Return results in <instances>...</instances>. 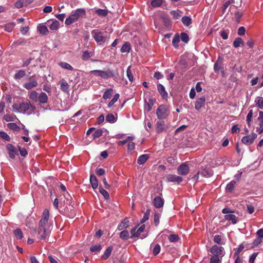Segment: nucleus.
I'll use <instances>...</instances> for the list:
<instances>
[{
    "instance_id": "nucleus-1",
    "label": "nucleus",
    "mask_w": 263,
    "mask_h": 263,
    "mask_svg": "<svg viewBox=\"0 0 263 263\" xmlns=\"http://www.w3.org/2000/svg\"><path fill=\"white\" fill-rule=\"evenodd\" d=\"M12 108L15 112L26 114L28 115H31L36 110L35 106L31 104L29 101L22 102L18 105L14 104L12 105Z\"/></svg>"
},
{
    "instance_id": "nucleus-2",
    "label": "nucleus",
    "mask_w": 263,
    "mask_h": 263,
    "mask_svg": "<svg viewBox=\"0 0 263 263\" xmlns=\"http://www.w3.org/2000/svg\"><path fill=\"white\" fill-rule=\"evenodd\" d=\"M211 253L210 263H221L222 257L225 255L224 248L219 245H213L210 249Z\"/></svg>"
},
{
    "instance_id": "nucleus-3",
    "label": "nucleus",
    "mask_w": 263,
    "mask_h": 263,
    "mask_svg": "<svg viewBox=\"0 0 263 263\" xmlns=\"http://www.w3.org/2000/svg\"><path fill=\"white\" fill-rule=\"evenodd\" d=\"M86 14V11L83 8L77 9L72 12L71 15L67 17L65 22L67 25H69L77 21L81 17H83Z\"/></svg>"
},
{
    "instance_id": "nucleus-4",
    "label": "nucleus",
    "mask_w": 263,
    "mask_h": 263,
    "mask_svg": "<svg viewBox=\"0 0 263 263\" xmlns=\"http://www.w3.org/2000/svg\"><path fill=\"white\" fill-rule=\"evenodd\" d=\"M90 73L93 74L95 76L101 77L104 80H108L111 77H116L115 72L113 70L107 69V70H93Z\"/></svg>"
},
{
    "instance_id": "nucleus-5",
    "label": "nucleus",
    "mask_w": 263,
    "mask_h": 263,
    "mask_svg": "<svg viewBox=\"0 0 263 263\" xmlns=\"http://www.w3.org/2000/svg\"><path fill=\"white\" fill-rule=\"evenodd\" d=\"M49 218V211L47 209H45L42 213V218L39 221L38 229L47 228Z\"/></svg>"
},
{
    "instance_id": "nucleus-6",
    "label": "nucleus",
    "mask_w": 263,
    "mask_h": 263,
    "mask_svg": "<svg viewBox=\"0 0 263 263\" xmlns=\"http://www.w3.org/2000/svg\"><path fill=\"white\" fill-rule=\"evenodd\" d=\"M156 114L159 119H165L168 116L167 107L164 105H161L156 110Z\"/></svg>"
},
{
    "instance_id": "nucleus-7",
    "label": "nucleus",
    "mask_w": 263,
    "mask_h": 263,
    "mask_svg": "<svg viewBox=\"0 0 263 263\" xmlns=\"http://www.w3.org/2000/svg\"><path fill=\"white\" fill-rule=\"evenodd\" d=\"M177 174L180 175L185 176L190 171V168L187 162L181 164L177 168Z\"/></svg>"
},
{
    "instance_id": "nucleus-8",
    "label": "nucleus",
    "mask_w": 263,
    "mask_h": 263,
    "mask_svg": "<svg viewBox=\"0 0 263 263\" xmlns=\"http://www.w3.org/2000/svg\"><path fill=\"white\" fill-rule=\"evenodd\" d=\"M6 150L11 159H14L16 156H18L17 149L12 144H8L6 146Z\"/></svg>"
},
{
    "instance_id": "nucleus-9",
    "label": "nucleus",
    "mask_w": 263,
    "mask_h": 263,
    "mask_svg": "<svg viewBox=\"0 0 263 263\" xmlns=\"http://www.w3.org/2000/svg\"><path fill=\"white\" fill-rule=\"evenodd\" d=\"M91 34L97 43L104 42L105 37L103 36V33L99 31L98 30H93L91 31Z\"/></svg>"
},
{
    "instance_id": "nucleus-10",
    "label": "nucleus",
    "mask_w": 263,
    "mask_h": 263,
    "mask_svg": "<svg viewBox=\"0 0 263 263\" xmlns=\"http://www.w3.org/2000/svg\"><path fill=\"white\" fill-rule=\"evenodd\" d=\"M38 238L40 240H46L49 237L50 231L48 228L38 229Z\"/></svg>"
},
{
    "instance_id": "nucleus-11",
    "label": "nucleus",
    "mask_w": 263,
    "mask_h": 263,
    "mask_svg": "<svg viewBox=\"0 0 263 263\" xmlns=\"http://www.w3.org/2000/svg\"><path fill=\"white\" fill-rule=\"evenodd\" d=\"M145 228V224H142L137 230L136 228H133L130 231V238H135L139 237L141 233L144 231Z\"/></svg>"
},
{
    "instance_id": "nucleus-12",
    "label": "nucleus",
    "mask_w": 263,
    "mask_h": 263,
    "mask_svg": "<svg viewBox=\"0 0 263 263\" xmlns=\"http://www.w3.org/2000/svg\"><path fill=\"white\" fill-rule=\"evenodd\" d=\"M257 135L256 134L252 133L250 135L242 137L241 142L246 145H251L254 142V140L257 138Z\"/></svg>"
},
{
    "instance_id": "nucleus-13",
    "label": "nucleus",
    "mask_w": 263,
    "mask_h": 263,
    "mask_svg": "<svg viewBox=\"0 0 263 263\" xmlns=\"http://www.w3.org/2000/svg\"><path fill=\"white\" fill-rule=\"evenodd\" d=\"M166 179L168 182H177L178 184L180 183L183 180L182 177L173 174L168 175L166 176Z\"/></svg>"
},
{
    "instance_id": "nucleus-14",
    "label": "nucleus",
    "mask_w": 263,
    "mask_h": 263,
    "mask_svg": "<svg viewBox=\"0 0 263 263\" xmlns=\"http://www.w3.org/2000/svg\"><path fill=\"white\" fill-rule=\"evenodd\" d=\"M167 127L165 125L164 121H159L156 123V130L157 133H161L164 131H166Z\"/></svg>"
},
{
    "instance_id": "nucleus-15",
    "label": "nucleus",
    "mask_w": 263,
    "mask_h": 263,
    "mask_svg": "<svg viewBox=\"0 0 263 263\" xmlns=\"http://www.w3.org/2000/svg\"><path fill=\"white\" fill-rule=\"evenodd\" d=\"M153 204L155 208H161L164 205V200L159 196H157L153 200Z\"/></svg>"
},
{
    "instance_id": "nucleus-16",
    "label": "nucleus",
    "mask_w": 263,
    "mask_h": 263,
    "mask_svg": "<svg viewBox=\"0 0 263 263\" xmlns=\"http://www.w3.org/2000/svg\"><path fill=\"white\" fill-rule=\"evenodd\" d=\"M157 90L163 99L166 100L167 99L168 94L163 85L158 84L157 85Z\"/></svg>"
},
{
    "instance_id": "nucleus-17",
    "label": "nucleus",
    "mask_w": 263,
    "mask_h": 263,
    "mask_svg": "<svg viewBox=\"0 0 263 263\" xmlns=\"http://www.w3.org/2000/svg\"><path fill=\"white\" fill-rule=\"evenodd\" d=\"M205 103V98L202 97L196 100L195 103V109L199 110L202 107L204 106Z\"/></svg>"
},
{
    "instance_id": "nucleus-18",
    "label": "nucleus",
    "mask_w": 263,
    "mask_h": 263,
    "mask_svg": "<svg viewBox=\"0 0 263 263\" xmlns=\"http://www.w3.org/2000/svg\"><path fill=\"white\" fill-rule=\"evenodd\" d=\"M222 65V61L219 58L214 64V69L215 72H218L220 70H222L221 72L222 74L224 75V72Z\"/></svg>"
},
{
    "instance_id": "nucleus-19",
    "label": "nucleus",
    "mask_w": 263,
    "mask_h": 263,
    "mask_svg": "<svg viewBox=\"0 0 263 263\" xmlns=\"http://www.w3.org/2000/svg\"><path fill=\"white\" fill-rule=\"evenodd\" d=\"M38 83L36 80L33 79L23 84V87L27 90L31 89L37 86Z\"/></svg>"
},
{
    "instance_id": "nucleus-20",
    "label": "nucleus",
    "mask_w": 263,
    "mask_h": 263,
    "mask_svg": "<svg viewBox=\"0 0 263 263\" xmlns=\"http://www.w3.org/2000/svg\"><path fill=\"white\" fill-rule=\"evenodd\" d=\"M60 89L64 92H68L69 88V85L64 79H62L60 81Z\"/></svg>"
},
{
    "instance_id": "nucleus-21",
    "label": "nucleus",
    "mask_w": 263,
    "mask_h": 263,
    "mask_svg": "<svg viewBox=\"0 0 263 263\" xmlns=\"http://www.w3.org/2000/svg\"><path fill=\"white\" fill-rule=\"evenodd\" d=\"M48 100V98L46 93L42 92L39 95L37 101L41 104H45L47 103Z\"/></svg>"
},
{
    "instance_id": "nucleus-22",
    "label": "nucleus",
    "mask_w": 263,
    "mask_h": 263,
    "mask_svg": "<svg viewBox=\"0 0 263 263\" xmlns=\"http://www.w3.org/2000/svg\"><path fill=\"white\" fill-rule=\"evenodd\" d=\"M224 219L228 221H231L233 224L237 222V217L234 214H229L224 216Z\"/></svg>"
},
{
    "instance_id": "nucleus-23",
    "label": "nucleus",
    "mask_w": 263,
    "mask_h": 263,
    "mask_svg": "<svg viewBox=\"0 0 263 263\" xmlns=\"http://www.w3.org/2000/svg\"><path fill=\"white\" fill-rule=\"evenodd\" d=\"M129 226V220L128 218H125L119 224L117 229L121 231L125 228H127Z\"/></svg>"
},
{
    "instance_id": "nucleus-24",
    "label": "nucleus",
    "mask_w": 263,
    "mask_h": 263,
    "mask_svg": "<svg viewBox=\"0 0 263 263\" xmlns=\"http://www.w3.org/2000/svg\"><path fill=\"white\" fill-rule=\"evenodd\" d=\"M90 182L91 183V186L93 189H96L98 186V179H97L96 176L92 174L90 176Z\"/></svg>"
},
{
    "instance_id": "nucleus-25",
    "label": "nucleus",
    "mask_w": 263,
    "mask_h": 263,
    "mask_svg": "<svg viewBox=\"0 0 263 263\" xmlns=\"http://www.w3.org/2000/svg\"><path fill=\"white\" fill-rule=\"evenodd\" d=\"M149 156L147 154L141 155L138 158L137 163L139 165H142L146 162Z\"/></svg>"
},
{
    "instance_id": "nucleus-26",
    "label": "nucleus",
    "mask_w": 263,
    "mask_h": 263,
    "mask_svg": "<svg viewBox=\"0 0 263 263\" xmlns=\"http://www.w3.org/2000/svg\"><path fill=\"white\" fill-rule=\"evenodd\" d=\"M112 249L113 248L111 246L108 247L104 252V254L102 255L101 257V259L106 260L108 259L111 253Z\"/></svg>"
},
{
    "instance_id": "nucleus-27",
    "label": "nucleus",
    "mask_w": 263,
    "mask_h": 263,
    "mask_svg": "<svg viewBox=\"0 0 263 263\" xmlns=\"http://www.w3.org/2000/svg\"><path fill=\"white\" fill-rule=\"evenodd\" d=\"M201 175L204 177L209 178L213 176V171L211 168H205L201 172Z\"/></svg>"
},
{
    "instance_id": "nucleus-28",
    "label": "nucleus",
    "mask_w": 263,
    "mask_h": 263,
    "mask_svg": "<svg viewBox=\"0 0 263 263\" xmlns=\"http://www.w3.org/2000/svg\"><path fill=\"white\" fill-rule=\"evenodd\" d=\"M170 14L173 16L174 20H178L181 16L182 12L177 9L176 10H172L170 12Z\"/></svg>"
},
{
    "instance_id": "nucleus-29",
    "label": "nucleus",
    "mask_w": 263,
    "mask_h": 263,
    "mask_svg": "<svg viewBox=\"0 0 263 263\" xmlns=\"http://www.w3.org/2000/svg\"><path fill=\"white\" fill-rule=\"evenodd\" d=\"M28 96H29V99L31 101L34 102H37L39 95H38V93L36 91L33 90V91H31L30 92V93L29 94Z\"/></svg>"
},
{
    "instance_id": "nucleus-30",
    "label": "nucleus",
    "mask_w": 263,
    "mask_h": 263,
    "mask_svg": "<svg viewBox=\"0 0 263 263\" xmlns=\"http://www.w3.org/2000/svg\"><path fill=\"white\" fill-rule=\"evenodd\" d=\"M131 50V46L129 43L125 42L122 45L121 48V52L122 53L129 52Z\"/></svg>"
},
{
    "instance_id": "nucleus-31",
    "label": "nucleus",
    "mask_w": 263,
    "mask_h": 263,
    "mask_svg": "<svg viewBox=\"0 0 263 263\" xmlns=\"http://www.w3.org/2000/svg\"><path fill=\"white\" fill-rule=\"evenodd\" d=\"M245 42L241 37H238L236 38L233 42V45L235 48H238L240 45L242 46L244 45Z\"/></svg>"
},
{
    "instance_id": "nucleus-32",
    "label": "nucleus",
    "mask_w": 263,
    "mask_h": 263,
    "mask_svg": "<svg viewBox=\"0 0 263 263\" xmlns=\"http://www.w3.org/2000/svg\"><path fill=\"white\" fill-rule=\"evenodd\" d=\"M181 21L183 24L186 27H189L192 23L191 17L186 16H183L181 18Z\"/></svg>"
},
{
    "instance_id": "nucleus-33",
    "label": "nucleus",
    "mask_w": 263,
    "mask_h": 263,
    "mask_svg": "<svg viewBox=\"0 0 263 263\" xmlns=\"http://www.w3.org/2000/svg\"><path fill=\"white\" fill-rule=\"evenodd\" d=\"M26 75V72L24 70H20L18 71H16L15 74H14L13 78L15 80H18L24 77H25Z\"/></svg>"
},
{
    "instance_id": "nucleus-34",
    "label": "nucleus",
    "mask_w": 263,
    "mask_h": 263,
    "mask_svg": "<svg viewBox=\"0 0 263 263\" xmlns=\"http://www.w3.org/2000/svg\"><path fill=\"white\" fill-rule=\"evenodd\" d=\"M113 95V89L112 88H108L105 89V92L103 95L104 99H107L110 98Z\"/></svg>"
},
{
    "instance_id": "nucleus-35",
    "label": "nucleus",
    "mask_w": 263,
    "mask_h": 263,
    "mask_svg": "<svg viewBox=\"0 0 263 263\" xmlns=\"http://www.w3.org/2000/svg\"><path fill=\"white\" fill-rule=\"evenodd\" d=\"M236 183V182L235 181L233 180L228 183L226 188V191L232 193L235 188Z\"/></svg>"
},
{
    "instance_id": "nucleus-36",
    "label": "nucleus",
    "mask_w": 263,
    "mask_h": 263,
    "mask_svg": "<svg viewBox=\"0 0 263 263\" xmlns=\"http://www.w3.org/2000/svg\"><path fill=\"white\" fill-rule=\"evenodd\" d=\"M117 119V117L112 114H108L106 116V121L111 123H115Z\"/></svg>"
},
{
    "instance_id": "nucleus-37",
    "label": "nucleus",
    "mask_w": 263,
    "mask_h": 263,
    "mask_svg": "<svg viewBox=\"0 0 263 263\" xmlns=\"http://www.w3.org/2000/svg\"><path fill=\"white\" fill-rule=\"evenodd\" d=\"M7 127L14 132H19L20 130V127L15 123L7 124Z\"/></svg>"
},
{
    "instance_id": "nucleus-38",
    "label": "nucleus",
    "mask_w": 263,
    "mask_h": 263,
    "mask_svg": "<svg viewBox=\"0 0 263 263\" xmlns=\"http://www.w3.org/2000/svg\"><path fill=\"white\" fill-rule=\"evenodd\" d=\"M119 237L121 239L124 240H127L129 237V235L128 231L123 230L121 231L119 234Z\"/></svg>"
},
{
    "instance_id": "nucleus-39",
    "label": "nucleus",
    "mask_w": 263,
    "mask_h": 263,
    "mask_svg": "<svg viewBox=\"0 0 263 263\" xmlns=\"http://www.w3.org/2000/svg\"><path fill=\"white\" fill-rule=\"evenodd\" d=\"M180 42V37L178 34H175L172 40V45L175 48L179 47V43Z\"/></svg>"
},
{
    "instance_id": "nucleus-40",
    "label": "nucleus",
    "mask_w": 263,
    "mask_h": 263,
    "mask_svg": "<svg viewBox=\"0 0 263 263\" xmlns=\"http://www.w3.org/2000/svg\"><path fill=\"white\" fill-rule=\"evenodd\" d=\"M37 29L40 34L43 35H46L48 32V29L46 26L42 25L40 26L37 27Z\"/></svg>"
},
{
    "instance_id": "nucleus-41",
    "label": "nucleus",
    "mask_w": 263,
    "mask_h": 263,
    "mask_svg": "<svg viewBox=\"0 0 263 263\" xmlns=\"http://www.w3.org/2000/svg\"><path fill=\"white\" fill-rule=\"evenodd\" d=\"M59 65L62 68L69 70H72L73 69L72 66L66 62H61L59 63Z\"/></svg>"
},
{
    "instance_id": "nucleus-42",
    "label": "nucleus",
    "mask_w": 263,
    "mask_h": 263,
    "mask_svg": "<svg viewBox=\"0 0 263 263\" xmlns=\"http://www.w3.org/2000/svg\"><path fill=\"white\" fill-rule=\"evenodd\" d=\"M15 24L13 23H9L4 25V29L5 31L10 32L12 31L15 27Z\"/></svg>"
},
{
    "instance_id": "nucleus-43",
    "label": "nucleus",
    "mask_w": 263,
    "mask_h": 263,
    "mask_svg": "<svg viewBox=\"0 0 263 263\" xmlns=\"http://www.w3.org/2000/svg\"><path fill=\"white\" fill-rule=\"evenodd\" d=\"M119 98V94L116 93L114 95L113 98L110 101V102L108 104V107L110 108L113 106V105L117 101L118 99Z\"/></svg>"
},
{
    "instance_id": "nucleus-44",
    "label": "nucleus",
    "mask_w": 263,
    "mask_h": 263,
    "mask_svg": "<svg viewBox=\"0 0 263 263\" xmlns=\"http://www.w3.org/2000/svg\"><path fill=\"white\" fill-rule=\"evenodd\" d=\"M60 26V23L57 20H54L49 26V28L51 30H57Z\"/></svg>"
},
{
    "instance_id": "nucleus-45",
    "label": "nucleus",
    "mask_w": 263,
    "mask_h": 263,
    "mask_svg": "<svg viewBox=\"0 0 263 263\" xmlns=\"http://www.w3.org/2000/svg\"><path fill=\"white\" fill-rule=\"evenodd\" d=\"M92 56L91 53L86 50L83 52L82 59L84 61H87Z\"/></svg>"
},
{
    "instance_id": "nucleus-46",
    "label": "nucleus",
    "mask_w": 263,
    "mask_h": 263,
    "mask_svg": "<svg viewBox=\"0 0 263 263\" xmlns=\"http://www.w3.org/2000/svg\"><path fill=\"white\" fill-rule=\"evenodd\" d=\"M96 13L99 16H106L108 14V11L105 9H98L96 10Z\"/></svg>"
},
{
    "instance_id": "nucleus-47",
    "label": "nucleus",
    "mask_w": 263,
    "mask_h": 263,
    "mask_svg": "<svg viewBox=\"0 0 263 263\" xmlns=\"http://www.w3.org/2000/svg\"><path fill=\"white\" fill-rule=\"evenodd\" d=\"M14 235L17 239H21L23 236L21 230L18 228L14 231Z\"/></svg>"
},
{
    "instance_id": "nucleus-48",
    "label": "nucleus",
    "mask_w": 263,
    "mask_h": 263,
    "mask_svg": "<svg viewBox=\"0 0 263 263\" xmlns=\"http://www.w3.org/2000/svg\"><path fill=\"white\" fill-rule=\"evenodd\" d=\"M0 138L7 141H9L10 140L9 136L3 131H0Z\"/></svg>"
},
{
    "instance_id": "nucleus-49",
    "label": "nucleus",
    "mask_w": 263,
    "mask_h": 263,
    "mask_svg": "<svg viewBox=\"0 0 263 263\" xmlns=\"http://www.w3.org/2000/svg\"><path fill=\"white\" fill-rule=\"evenodd\" d=\"M103 134V130L101 129H97L92 134L93 139H96L100 137Z\"/></svg>"
},
{
    "instance_id": "nucleus-50",
    "label": "nucleus",
    "mask_w": 263,
    "mask_h": 263,
    "mask_svg": "<svg viewBox=\"0 0 263 263\" xmlns=\"http://www.w3.org/2000/svg\"><path fill=\"white\" fill-rule=\"evenodd\" d=\"M255 102L256 104L260 108H263V98L260 97H258L256 98Z\"/></svg>"
},
{
    "instance_id": "nucleus-51",
    "label": "nucleus",
    "mask_w": 263,
    "mask_h": 263,
    "mask_svg": "<svg viewBox=\"0 0 263 263\" xmlns=\"http://www.w3.org/2000/svg\"><path fill=\"white\" fill-rule=\"evenodd\" d=\"M168 240L171 242H176L179 239V237L177 235L171 234L168 237Z\"/></svg>"
},
{
    "instance_id": "nucleus-52",
    "label": "nucleus",
    "mask_w": 263,
    "mask_h": 263,
    "mask_svg": "<svg viewBox=\"0 0 263 263\" xmlns=\"http://www.w3.org/2000/svg\"><path fill=\"white\" fill-rule=\"evenodd\" d=\"M181 41L185 43H187L189 41V37L188 35L185 32H181L180 36H179Z\"/></svg>"
},
{
    "instance_id": "nucleus-53",
    "label": "nucleus",
    "mask_w": 263,
    "mask_h": 263,
    "mask_svg": "<svg viewBox=\"0 0 263 263\" xmlns=\"http://www.w3.org/2000/svg\"><path fill=\"white\" fill-rule=\"evenodd\" d=\"M162 4V0H153L151 2V6L154 8L160 7L161 6Z\"/></svg>"
},
{
    "instance_id": "nucleus-54",
    "label": "nucleus",
    "mask_w": 263,
    "mask_h": 263,
    "mask_svg": "<svg viewBox=\"0 0 263 263\" xmlns=\"http://www.w3.org/2000/svg\"><path fill=\"white\" fill-rule=\"evenodd\" d=\"M102 249V246L100 244H98L97 245L93 246L90 248V251L91 252H99Z\"/></svg>"
},
{
    "instance_id": "nucleus-55",
    "label": "nucleus",
    "mask_w": 263,
    "mask_h": 263,
    "mask_svg": "<svg viewBox=\"0 0 263 263\" xmlns=\"http://www.w3.org/2000/svg\"><path fill=\"white\" fill-rule=\"evenodd\" d=\"M126 75L128 79V80L132 82L134 80V77L133 75V73L132 72V70L130 69V67L129 66L126 70Z\"/></svg>"
},
{
    "instance_id": "nucleus-56",
    "label": "nucleus",
    "mask_w": 263,
    "mask_h": 263,
    "mask_svg": "<svg viewBox=\"0 0 263 263\" xmlns=\"http://www.w3.org/2000/svg\"><path fill=\"white\" fill-rule=\"evenodd\" d=\"M99 192L100 194H101L104 196V197L105 199H108L109 198V194L105 190H104L102 187H99Z\"/></svg>"
},
{
    "instance_id": "nucleus-57",
    "label": "nucleus",
    "mask_w": 263,
    "mask_h": 263,
    "mask_svg": "<svg viewBox=\"0 0 263 263\" xmlns=\"http://www.w3.org/2000/svg\"><path fill=\"white\" fill-rule=\"evenodd\" d=\"M161 214L159 213H155L154 215V223L156 227H157L159 224V219Z\"/></svg>"
},
{
    "instance_id": "nucleus-58",
    "label": "nucleus",
    "mask_w": 263,
    "mask_h": 263,
    "mask_svg": "<svg viewBox=\"0 0 263 263\" xmlns=\"http://www.w3.org/2000/svg\"><path fill=\"white\" fill-rule=\"evenodd\" d=\"M154 105V101L152 99H149L148 102L146 103L145 106L147 108V111H149L152 109V106Z\"/></svg>"
},
{
    "instance_id": "nucleus-59",
    "label": "nucleus",
    "mask_w": 263,
    "mask_h": 263,
    "mask_svg": "<svg viewBox=\"0 0 263 263\" xmlns=\"http://www.w3.org/2000/svg\"><path fill=\"white\" fill-rule=\"evenodd\" d=\"M160 250H161L160 246L159 244L156 245L153 249V254L155 256H156L160 253Z\"/></svg>"
},
{
    "instance_id": "nucleus-60",
    "label": "nucleus",
    "mask_w": 263,
    "mask_h": 263,
    "mask_svg": "<svg viewBox=\"0 0 263 263\" xmlns=\"http://www.w3.org/2000/svg\"><path fill=\"white\" fill-rule=\"evenodd\" d=\"M149 212H150V211L149 210H146V212L144 214V216H143L142 219L141 220V221H140L141 223H143L148 219Z\"/></svg>"
},
{
    "instance_id": "nucleus-61",
    "label": "nucleus",
    "mask_w": 263,
    "mask_h": 263,
    "mask_svg": "<svg viewBox=\"0 0 263 263\" xmlns=\"http://www.w3.org/2000/svg\"><path fill=\"white\" fill-rule=\"evenodd\" d=\"M18 148L20 154L22 157H25L28 154V152L25 148H22L20 146H18Z\"/></svg>"
},
{
    "instance_id": "nucleus-62",
    "label": "nucleus",
    "mask_w": 263,
    "mask_h": 263,
    "mask_svg": "<svg viewBox=\"0 0 263 263\" xmlns=\"http://www.w3.org/2000/svg\"><path fill=\"white\" fill-rule=\"evenodd\" d=\"M253 116V110H250L247 115L246 121L249 126L250 125V122Z\"/></svg>"
},
{
    "instance_id": "nucleus-63",
    "label": "nucleus",
    "mask_w": 263,
    "mask_h": 263,
    "mask_svg": "<svg viewBox=\"0 0 263 263\" xmlns=\"http://www.w3.org/2000/svg\"><path fill=\"white\" fill-rule=\"evenodd\" d=\"M213 240L216 243H218V244H221L222 243V242H221V240H222L221 236L220 235H216L214 236V237Z\"/></svg>"
},
{
    "instance_id": "nucleus-64",
    "label": "nucleus",
    "mask_w": 263,
    "mask_h": 263,
    "mask_svg": "<svg viewBox=\"0 0 263 263\" xmlns=\"http://www.w3.org/2000/svg\"><path fill=\"white\" fill-rule=\"evenodd\" d=\"M246 29L244 27H240L238 29L237 33L239 35H243L245 34Z\"/></svg>"
}]
</instances>
